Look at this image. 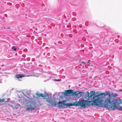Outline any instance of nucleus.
Masks as SVG:
<instances>
[{
	"label": "nucleus",
	"mask_w": 122,
	"mask_h": 122,
	"mask_svg": "<svg viewBox=\"0 0 122 122\" xmlns=\"http://www.w3.org/2000/svg\"><path fill=\"white\" fill-rule=\"evenodd\" d=\"M7 102V101H4V98H3L2 99H0V102Z\"/></svg>",
	"instance_id": "f8f14e48"
},
{
	"label": "nucleus",
	"mask_w": 122,
	"mask_h": 122,
	"mask_svg": "<svg viewBox=\"0 0 122 122\" xmlns=\"http://www.w3.org/2000/svg\"><path fill=\"white\" fill-rule=\"evenodd\" d=\"M47 101L48 103L51 104L52 106H55L56 105L57 103L55 101L50 100H47Z\"/></svg>",
	"instance_id": "39448f33"
},
{
	"label": "nucleus",
	"mask_w": 122,
	"mask_h": 122,
	"mask_svg": "<svg viewBox=\"0 0 122 122\" xmlns=\"http://www.w3.org/2000/svg\"><path fill=\"white\" fill-rule=\"evenodd\" d=\"M12 49H13L14 51H16L17 49V48L15 47V46H13L11 48Z\"/></svg>",
	"instance_id": "9b49d317"
},
{
	"label": "nucleus",
	"mask_w": 122,
	"mask_h": 122,
	"mask_svg": "<svg viewBox=\"0 0 122 122\" xmlns=\"http://www.w3.org/2000/svg\"><path fill=\"white\" fill-rule=\"evenodd\" d=\"M109 98L106 99L104 102L101 99V98L98 97L93 101V104L100 107L104 106V107L107 108L109 110H114L117 107V105L120 104H122V100L120 98L119 100H116L115 102L112 97V92L108 93L107 94ZM120 110L122 111V107L120 106L117 107Z\"/></svg>",
	"instance_id": "f03ea898"
},
{
	"label": "nucleus",
	"mask_w": 122,
	"mask_h": 122,
	"mask_svg": "<svg viewBox=\"0 0 122 122\" xmlns=\"http://www.w3.org/2000/svg\"><path fill=\"white\" fill-rule=\"evenodd\" d=\"M82 63H83L85 64V63L84 62H82Z\"/></svg>",
	"instance_id": "2eb2a0df"
},
{
	"label": "nucleus",
	"mask_w": 122,
	"mask_h": 122,
	"mask_svg": "<svg viewBox=\"0 0 122 122\" xmlns=\"http://www.w3.org/2000/svg\"><path fill=\"white\" fill-rule=\"evenodd\" d=\"M36 95L37 97H46L47 96L45 95H44V94L42 93L39 94L38 92L36 93Z\"/></svg>",
	"instance_id": "423d86ee"
},
{
	"label": "nucleus",
	"mask_w": 122,
	"mask_h": 122,
	"mask_svg": "<svg viewBox=\"0 0 122 122\" xmlns=\"http://www.w3.org/2000/svg\"><path fill=\"white\" fill-rule=\"evenodd\" d=\"M112 97L114 98L117 96V94L116 93H113L112 92Z\"/></svg>",
	"instance_id": "9d476101"
},
{
	"label": "nucleus",
	"mask_w": 122,
	"mask_h": 122,
	"mask_svg": "<svg viewBox=\"0 0 122 122\" xmlns=\"http://www.w3.org/2000/svg\"><path fill=\"white\" fill-rule=\"evenodd\" d=\"M65 92L63 93L65 96H67L70 94H72L73 92V90L71 89L65 90Z\"/></svg>",
	"instance_id": "7ed1b4c3"
},
{
	"label": "nucleus",
	"mask_w": 122,
	"mask_h": 122,
	"mask_svg": "<svg viewBox=\"0 0 122 122\" xmlns=\"http://www.w3.org/2000/svg\"><path fill=\"white\" fill-rule=\"evenodd\" d=\"M24 76L22 74L16 75L15 76V77L18 78H21Z\"/></svg>",
	"instance_id": "0eeeda50"
},
{
	"label": "nucleus",
	"mask_w": 122,
	"mask_h": 122,
	"mask_svg": "<svg viewBox=\"0 0 122 122\" xmlns=\"http://www.w3.org/2000/svg\"><path fill=\"white\" fill-rule=\"evenodd\" d=\"M107 94H108V93H107V92H106V93H102L98 95L97 96H98V97L101 95H103L105 96L107 95Z\"/></svg>",
	"instance_id": "6e6552de"
},
{
	"label": "nucleus",
	"mask_w": 122,
	"mask_h": 122,
	"mask_svg": "<svg viewBox=\"0 0 122 122\" xmlns=\"http://www.w3.org/2000/svg\"><path fill=\"white\" fill-rule=\"evenodd\" d=\"M79 94V93L78 91H76L75 92H73L72 94L73 95L75 96H77Z\"/></svg>",
	"instance_id": "1a4fd4ad"
},
{
	"label": "nucleus",
	"mask_w": 122,
	"mask_h": 122,
	"mask_svg": "<svg viewBox=\"0 0 122 122\" xmlns=\"http://www.w3.org/2000/svg\"><path fill=\"white\" fill-rule=\"evenodd\" d=\"M47 94V96H48V94Z\"/></svg>",
	"instance_id": "dca6fc26"
},
{
	"label": "nucleus",
	"mask_w": 122,
	"mask_h": 122,
	"mask_svg": "<svg viewBox=\"0 0 122 122\" xmlns=\"http://www.w3.org/2000/svg\"><path fill=\"white\" fill-rule=\"evenodd\" d=\"M95 92L93 91H91L90 93L89 92L86 91L81 93V95L82 96L83 98L87 99V98L89 100L91 101H88L86 100H83L81 101L77 102L76 103L74 102L73 103H67V100H66L62 101H59L57 104H58V107L60 108H65V106L70 107L71 106H79L83 108L89 107L91 106H95L93 104V101L97 98H98V96L95 95Z\"/></svg>",
	"instance_id": "f257e3e1"
},
{
	"label": "nucleus",
	"mask_w": 122,
	"mask_h": 122,
	"mask_svg": "<svg viewBox=\"0 0 122 122\" xmlns=\"http://www.w3.org/2000/svg\"><path fill=\"white\" fill-rule=\"evenodd\" d=\"M35 104L34 103H31L30 104V107H28L26 108V110H35L36 107Z\"/></svg>",
	"instance_id": "20e7f679"
},
{
	"label": "nucleus",
	"mask_w": 122,
	"mask_h": 122,
	"mask_svg": "<svg viewBox=\"0 0 122 122\" xmlns=\"http://www.w3.org/2000/svg\"><path fill=\"white\" fill-rule=\"evenodd\" d=\"M65 96H64V95L63 94V95H62L60 96V98H62L63 97Z\"/></svg>",
	"instance_id": "ddd939ff"
},
{
	"label": "nucleus",
	"mask_w": 122,
	"mask_h": 122,
	"mask_svg": "<svg viewBox=\"0 0 122 122\" xmlns=\"http://www.w3.org/2000/svg\"><path fill=\"white\" fill-rule=\"evenodd\" d=\"M88 65H89V64H88Z\"/></svg>",
	"instance_id": "f3484780"
},
{
	"label": "nucleus",
	"mask_w": 122,
	"mask_h": 122,
	"mask_svg": "<svg viewBox=\"0 0 122 122\" xmlns=\"http://www.w3.org/2000/svg\"><path fill=\"white\" fill-rule=\"evenodd\" d=\"M90 60H89L88 61V63H90Z\"/></svg>",
	"instance_id": "4468645a"
}]
</instances>
